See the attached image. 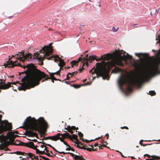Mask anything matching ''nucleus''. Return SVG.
<instances>
[{"instance_id": "1", "label": "nucleus", "mask_w": 160, "mask_h": 160, "mask_svg": "<svg viewBox=\"0 0 160 160\" xmlns=\"http://www.w3.org/2000/svg\"><path fill=\"white\" fill-rule=\"evenodd\" d=\"M135 55L139 58L138 60H135L132 56L128 54L127 55H124L123 59L125 60H130V64L134 67L135 72L130 78L121 74L118 81L119 86L121 90H123L124 85H127L126 92L127 93L132 91L133 87L140 88V53H136Z\"/></svg>"}, {"instance_id": "2", "label": "nucleus", "mask_w": 160, "mask_h": 160, "mask_svg": "<svg viewBox=\"0 0 160 160\" xmlns=\"http://www.w3.org/2000/svg\"><path fill=\"white\" fill-rule=\"evenodd\" d=\"M27 67L28 69L20 73H25L26 76L21 80L23 84L18 87L19 90L25 91L27 89L34 87L39 84L40 81L42 78L44 79L42 82L48 79H52L54 77V73H50L49 78L45 73L37 69L33 64L27 65Z\"/></svg>"}, {"instance_id": "3", "label": "nucleus", "mask_w": 160, "mask_h": 160, "mask_svg": "<svg viewBox=\"0 0 160 160\" xmlns=\"http://www.w3.org/2000/svg\"><path fill=\"white\" fill-rule=\"evenodd\" d=\"M23 126L21 128L26 129L24 135L31 137L38 136L37 134L33 131L44 133L48 127V123L42 117L36 120L34 118L28 117L23 122Z\"/></svg>"}, {"instance_id": "4", "label": "nucleus", "mask_w": 160, "mask_h": 160, "mask_svg": "<svg viewBox=\"0 0 160 160\" xmlns=\"http://www.w3.org/2000/svg\"><path fill=\"white\" fill-rule=\"evenodd\" d=\"M116 65H118L121 67H124L125 64L123 63L121 59L116 60H112L105 62L104 61L101 63H97L96 68L94 67L89 72L93 74L95 73L97 74L96 77L93 78V80H94L96 77L99 78L102 77L104 79L108 80L109 78V73L111 69Z\"/></svg>"}, {"instance_id": "5", "label": "nucleus", "mask_w": 160, "mask_h": 160, "mask_svg": "<svg viewBox=\"0 0 160 160\" xmlns=\"http://www.w3.org/2000/svg\"><path fill=\"white\" fill-rule=\"evenodd\" d=\"M145 58L148 56V54L141 53V88L143 82H145L152 77L158 74H160V69L159 68L152 65L150 62H147L144 64L143 71H142V58L141 56Z\"/></svg>"}, {"instance_id": "6", "label": "nucleus", "mask_w": 160, "mask_h": 160, "mask_svg": "<svg viewBox=\"0 0 160 160\" xmlns=\"http://www.w3.org/2000/svg\"><path fill=\"white\" fill-rule=\"evenodd\" d=\"M32 56L30 53H28L25 55L24 52L23 51L21 52H19L18 53L15 54L14 56L12 55V57H15L16 59H18L19 60V62H18V61L17 60L14 61L10 60L11 59V58L9 59L8 61L7 62V63H4L3 66L5 67H8L9 68H13L14 66H19L23 68L24 69L27 68V69L28 68L27 67V65L31 64L32 63L26 64V65L25 64L22 65L20 62H22V63H23L26 60L31 61L32 60Z\"/></svg>"}, {"instance_id": "7", "label": "nucleus", "mask_w": 160, "mask_h": 160, "mask_svg": "<svg viewBox=\"0 0 160 160\" xmlns=\"http://www.w3.org/2000/svg\"><path fill=\"white\" fill-rule=\"evenodd\" d=\"M52 46H45L42 48V50H41L39 52H37L33 56V59H37L41 61H43L44 59L46 58L48 60H53L55 62L58 61H59V58L58 57V58H55L53 56H49L52 52Z\"/></svg>"}, {"instance_id": "8", "label": "nucleus", "mask_w": 160, "mask_h": 160, "mask_svg": "<svg viewBox=\"0 0 160 160\" xmlns=\"http://www.w3.org/2000/svg\"><path fill=\"white\" fill-rule=\"evenodd\" d=\"M85 56L86 57L85 58H78V61H76L74 60L72 61L71 62L72 67H73L74 65L77 66L79 62L82 61V68H80L78 70L79 72H81L82 70L88 68V62L89 61L91 63L92 60H94L95 58L94 57V56H91L88 57V54H86Z\"/></svg>"}, {"instance_id": "9", "label": "nucleus", "mask_w": 160, "mask_h": 160, "mask_svg": "<svg viewBox=\"0 0 160 160\" xmlns=\"http://www.w3.org/2000/svg\"><path fill=\"white\" fill-rule=\"evenodd\" d=\"M2 127L0 126V129L3 132L7 130H10L12 128V124L7 120H4L1 122Z\"/></svg>"}, {"instance_id": "10", "label": "nucleus", "mask_w": 160, "mask_h": 160, "mask_svg": "<svg viewBox=\"0 0 160 160\" xmlns=\"http://www.w3.org/2000/svg\"><path fill=\"white\" fill-rule=\"evenodd\" d=\"M95 58V59L94 60H96L97 61H99L101 60H103V61H104L105 62H106L104 61V60H109L111 59L112 57V54L108 53L107 54L105 55H104L103 56H102L101 58H98L97 59L96 58V56H94ZM102 61L100 62L101 63Z\"/></svg>"}, {"instance_id": "11", "label": "nucleus", "mask_w": 160, "mask_h": 160, "mask_svg": "<svg viewBox=\"0 0 160 160\" xmlns=\"http://www.w3.org/2000/svg\"><path fill=\"white\" fill-rule=\"evenodd\" d=\"M56 136L58 137V140L60 139V138H62L63 139H64L66 138H69L70 139H71V136L67 132L63 134L58 133L56 135Z\"/></svg>"}, {"instance_id": "12", "label": "nucleus", "mask_w": 160, "mask_h": 160, "mask_svg": "<svg viewBox=\"0 0 160 160\" xmlns=\"http://www.w3.org/2000/svg\"><path fill=\"white\" fill-rule=\"evenodd\" d=\"M22 146H25L31 148L33 149L35 147L34 143L32 142H29L28 143H23L21 144Z\"/></svg>"}, {"instance_id": "13", "label": "nucleus", "mask_w": 160, "mask_h": 160, "mask_svg": "<svg viewBox=\"0 0 160 160\" xmlns=\"http://www.w3.org/2000/svg\"><path fill=\"white\" fill-rule=\"evenodd\" d=\"M93 145L91 146L92 147V148H87L84 146H82V147H80V148L81 149L86 150L89 151H96L97 150V149H93Z\"/></svg>"}, {"instance_id": "14", "label": "nucleus", "mask_w": 160, "mask_h": 160, "mask_svg": "<svg viewBox=\"0 0 160 160\" xmlns=\"http://www.w3.org/2000/svg\"><path fill=\"white\" fill-rule=\"evenodd\" d=\"M48 139H50L53 141H56L58 140V137L56 135L52 136H49L47 137H44L43 140H47Z\"/></svg>"}, {"instance_id": "15", "label": "nucleus", "mask_w": 160, "mask_h": 160, "mask_svg": "<svg viewBox=\"0 0 160 160\" xmlns=\"http://www.w3.org/2000/svg\"><path fill=\"white\" fill-rule=\"evenodd\" d=\"M18 135H15L12 134H11L9 136V138L11 142L13 143L15 140V139L17 137H18Z\"/></svg>"}, {"instance_id": "16", "label": "nucleus", "mask_w": 160, "mask_h": 160, "mask_svg": "<svg viewBox=\"0 0 160 160\" xmlns=\"http://www.w3.org/2000/svg\"><path fill=\"white\" fill-rule=\"evenodd\" d=\"M10 83H9L8 84L0 85V89H8L10 86ZM1 92V90H0V92Z\"/></svg>"}, {"instance_id": "17", "label": "nucleus", "mask_w": 160, "mask_h": 160, "mask_svg": "<svg viewBox=\"0 0 160 160\" xmlns=\"http://www.w3.org/2000/svg\"><path fill=\"white\" fill-rule=\"evenodd\" d=\"M10 83H9L8 84L0 85V89H8L10 86ZM1 92V90H0V92Z\"/></svg>"}, {"instance_id": "18", "label": "nucleus", "mask_w": 160, "mask_h": 160, "mask_svg": "<svg viewBox=\"0 0 160 160\" xmlns=\"http://www.w3.org/2000/svg\"><path fill=\"white\" fill-rule=\"evenodd\" d=\"M0 148L2 150H4L6 151L9 150V149L7 147V146L4 143L1 144L0 145Z\"/></svg>"}, {"instance_id": "19", "label": "nucleus", "mask_w": 160, "mask_h": 160, "mask_svg": "<svg viewBox=\"0 0 160 160\" xmlns=\"http://www.w3.org/2000/svg\"><path fill=\"white\" fill-rule=\"evenodd\" d=\"M58 152L60 154H70L71 156L72 157H73V158L74 157H75V156H76V155H75L74 154H73V153H71V152H59V151H58L57 152Z\"/></svg>"}, {"instance_id": "20", "label": "nucleus", "mask_w": 160, "mask_h": 160, "mask_svg": "<svg viewBox=\"0 0 160 160\" xmlns=\"http://www.w3.org/2000/svg\"><path fill=\"white\" fill-rule=\"evenodd\" d=\"M59 58V62L58 66L61 68V67L64 66L65 64L63 60L60 58Z\"/></svg>"}, {"instance_id": "21", "label": "nucleus", "mask_w": 160, "mask_h": 160, "mask_svg": "<svg viewBox=\"0 0 160 160\" xmlns=\"http://www.w3.org/2000/svg\"><path fill=\"white\" fill-rule=\"evenodd\" d=\"M78 134L80 137V139L82 142H85V139L83 138V134L81 132L78 131Z\"/></svg>"}, {"instance_id": "22", "label": "nucleus", "mask_w": 160, "mask_h": 160, "mask_svg": "<svg viewBox=\"0 0 160 160\" xmlns=\"http://www.w3.org/2000/svg\"><path fill=\"white\" fill-rule=\"evenodd\" d=\"M13 153L15 154L18 155H21L23 156L26 155L27 154L26 153L24 152H22L21 151H17L16 152H13Z\"/></svg>"}, {"instance_id": "23", "label": "nucleus", "mask_w": 160, "mask_h": 160, "mask_svg": "<svg viewBox=\"0 0 160 160\" xmlns=\"http://www.w3.org/2000/svg\"><path fill=\"white\" fill-rule=\"evenodd\" d=\"M23 143V142H21L19 140H16L15 143L14 144L16 145H21L22 146L21 144H22V143Z\"/></svg>"}, {"instance_id": "24", "label": "nucleus", "mask_w": 160, "mask_h": 160, "mask_svg": "<svg viewBox=\"0 0 160 160\" xmlns=\"http://www.w3.org/2000/svg\"><path fill=\"white\" fill-rule=\"evenodd\" d=\"M26 153L27 154L26 155H27V156H29V157H26V158L27 159H28L29 158V157H30L32 158V159H33V157L34 155L33 154L31 153Z\"/></svg>"}, {"instance_id": "25", "label": "nucleus", "mask_w": 160, "mask_h": 160, "mask_svg": "<svg viewBox=\"0 0 160 160\" xmlns=\"http://www.w3.org/2000/svg\"><path fill=\"white\" fill-rule=\"evenodd\" d=\"M65 129L68 130V131L71 134H72L73 133V131L72 130L71 127L70 126H68L67 128H65Z\"/></svg>"}, {"instance_id": "26", "label": "nucleus", "mask_w": 160, "mask_h": 160, "mask_svg": "<svg viewBox=\"0 0 160 160\" xmlns=\"http://www.w3.org/2000/svg\"><path fill=\"white\" fill-rule=\"evenodd\" d=\"M78 136L75 134H73L71 136V139H70L71 140H72V139H74V140L76 141H78V139L77 138Z\"/></svg>"}, {"instance_id": "27", "label": "nucleus", "mask_w": 160, "mask_h": 160, "mask_svg": "<svg viewBox=\"0 0 160 160\" xmlns=\"http://www.w3.org/2000/svg\"><path fill=\"white\" fill-rule=\"evenodd\" d=\"M41 143L42 144H46L47 146H49V147L52 148L54 151L57 152H58V151L56 149H55L54 147H52L50 144H47V143H45V142H42Z\"/></svg>"}, {"instance_id": "28", "label": "nucleus", "mask_w": 160, "mask_h": 160, "mask_svg": "<svg viewBox=\"0 0 160 160\" xmlns=\"http://www.w3.org/2000/svg\"><path fill=\"white\" fill-rule=\"evenodd\" d=\"M9 83H10V86L9 88L10 87H11L12 86H11V84H15V82H8L6 84H8ZM5 84H6L5 83V82H1L0 83V85H2Z\"/></svg>"}, {"instance_id": "29", "label": "nucleus", "mask_w": 160, "mask_h": 160, "mask_svg": "<svg viewBox=\"0 0 160 160\" xmlns=\"http://www.w3.org/2000/svg\"><path fill=\"white\" fill-rule=\"evenodd\" d=\"M82 85H78V84H73L72 85V87H73L74 88H78L81 87L82 86Z\"/></svg>"}, {"instance_id": "30", "label": "nucleus", "mask_w": 160, "mask_h": 160, "mask_svg": "<svg viewBox=\"0 0 160 160\" xmlns=\"http://www.w3.org/2000/svg\"><path fill=\"white\" fill-rule=\"evenodd\" d=\"M149 94L151 96H152L155 95L156 93L154 91H150L149 92Z\"/></svg>"}, {"instance_id": "31", "label": "nucleus", "mask_w": 160, "mask_h": 160, "mask_svg": "<svg viewBox=\"0 0 160 160\" xmlns=\"http://www.w3.org/2000/svg\"><path fill=\"white\" fill-rule=\"evenodd\" d=\"M60 141L62 142H63V143L65 145H67V146H68V147H69V145H68L67 143H66V142H65L64 141V139H63L62 138H60V139H59Z\"/></svg>"}, {"instance_id": "32", "label": "nucleus", "mask_w": 160, "mask_h": 160, "mask_svg": "<svg viewBox=\"0 0 160 160\" xmlns=\"http://www.w3.org/2000/svg\"><path fill=\"white\" fill-rule=\"evenodd\" d=\"M75 143L77 144V147L80 148V147H81V146H79V145L80 144V143H82V142L79 141L78 140V141H76V142H75Z\"/></svg>"}, {"instance_id": "33", "label": "nucleus", "mask_w": 160, "mask_h": 160, "mask_svg": "<svg viewBox=\"0 0 160 160\" xmlns=\"http://www.w3.org/2000/svg\"><path fill=\"white\" fill-rule=\"evenodd\" d=\"M37 147V146H35L34 148H33V149L36 150V153L37 154H39L40 152V151L38 149H37L36 147Z\"/></svg>"}, {"instance_id": "34", "label": "nucleus", "mask_w": 160, "mask_h": 160, "mask_svg": "<svg viewBox=\"0 0 160 160\" xmlns=\"http://www.w3.org/2000/svg\"><path fill=\"white\" fill-rule=\"evenodd\" d=\"M121 69L118 68L116 67V69L112 70V72H118L120 71Z\"/></svg>"}, {"instance_id": "35", "label": "nucleus", "mask_w": 160, "mask_h": 160, "mask_svg": "<svg viewBox=\"0 0 160 160\" xmlns=\"http://www.w3.org/2000/svg\"><path fill=\"white\" fill-rule=\"evenodd\" d=\"M152 158L153 159H160V157H158L156 156H151Z\"/></svg>"}, {"instance_id": "36", "label": "nucleus", "mask_w": 160, "mask_h": 160, "mask_svg": "<svg viewBox=\"0 0 160 160\" xmlns=\"http://www.w3.org/2000/svg\"><path fill=\"white\" fill-rule=\"evenodd\" d=\"M71 73H68L67 76V78L65 80H69L70 78L69 75H71Z\"/></svg>"}, {"instance_id": "37", "label": "nucleus", "mask_w": 160, "mask_h": 160, "mask_svg": "<svg viewBox=\"0 0 160 160\" xmlns=\"http://www.w3.org/2000/svg\"><path fill=\"white\" fill-rule=\"evenodd\" d=\"M118 28H114V27H113L112 28V31H113V32H117L118 30Z\"/></svg>"}, {"instance_id": "38", "label": "nucleus", "mask_w": 160, "mask_h": 160, "mask_svg": "<svg viewBox=\"0 0 160 160\" xmlns=\"http://www.w3.org/2000/svg\"><path fill=\"white\" fill-rule=\"evenodd\" d=\"M77 73H78V72L77 71H75V72H73L72 73H71V75H72V76H74L75 75H77Z\"/></svg>"}, {"instance_id": "39", "label": "nucleus", "mask_w": 160, "mask_h": 160, "mask_svg": "<svg viewBox=\"0 0 160 160\" xmlns=\"http://www.w3.org/2000/svg\"><path fill=\"white\" fill-rule=\"evenodd\" d=\"M60 70L56 72H55V73H54V74H57V75H59L60 74Z\"/></svg>"}, {"instance_id": "40", "label": "nucleus", "mask_w": 160, "mask_h": 160, "mask_svg": "<svg viewBox=\"0 0 160 160\" xmlns=\"http://www.w3.org/2000/svg\"><path fill=\"white\" fill-rule=\"evenodd\" d=\"M45 153L44 150H43V151H40L39 154L43 155V154H45Z\"/></svg>"}, {"instance_id": "41", "label": "nucleus", "mask_w": 160, "mask_h": 160, "mask_svg": "<svg viewBox=\"0 0 160 160\" xmlns=\"http://www.w3.org/2000/svg\"><path fill=\"white\" fill-rule=\"evenodd\" d=\"M121 128L122 129H128V128L126 126H124L123 127H121Z\"/></svg>"}, {"instance_id": "42", "label": "nucleus", "mask_w": 160, "mask_h": 160, "mask_svg": "<svg viewBox=\"0 0 160 160\" xmlns=\"http://www.w3.org/2000/svg\"><path fill=\"white\" fill-rule=\"evenodd\" d=\"M33 159H35L38 160V156H34H34H33Z\"/></svg>"}, {"instance_id": "43", "label": "nucleus", "mask_w": 160, "mask_h": 160, "mask_svg": "<svg viewBox=\"0 0 160 160\" xmlns=\"http://www.w3.org/2000/svg\"><path fill=\"white\" fill-rule=\"evenodd\" d=\"M143 141V140H141V143H140V144H141V146H146V145H144L142 143V142Z\"/></svg>"}, {"instance_id": "44", "label": "nucleus", "mask_w": 160, "mask_h": 160, "mask_svg": "<svg viewBox=\"0 0 160 160\" xmlns=\"http://www.w3.org/2000/svg\"><path fill=\"white\" fill-rule=\"evenodd\" d=\"M53 80H58L56 78L54 77L52 79V81L53 82H54Z\"/></svg>"}, {"instance_id": "45", "label": "nucleus", "mask_w": 160, "mask_h": 160, "mask_svg": "<svg viewBox=\"0 0 160 160\" xmlns=\"http://www.w3.org/2000/svg\"><path fill=\"white\" fill-rule=\"evenodd\" d=\"M71 128H72V130H75L76 129V128L75 126H72L71 127Z\"/></svg>"}, {"instance_id": "46", "label": "nucleus", "mask_w": 160, "mask_h": 160, "mask_svg": "<svg viewBox=\"0 0 160 160\" xmlns=\"http://www.w3.org/2000/svg\"><path fill=\"white\" fill-rule=\"evenodd\" d=\"M42 159H44L45 160H50L49 158H45V157H42Z\"/></svg>"}, {"instance_id": "47", "label": "nucleus", "mask_w": 160, "mask_h": 160, "mask_svg": "<svg viewBox=\"0 0 160 160\" xmlns=\"http://www.w3.org/2000/svg\"><path fill=\"white\" fill-rule=\"evenodd\" d=\"M2 114H0V122L1 123L3 121H1V118H2Z\"/></svg>"}, {"instance_id": "48", "label": "nucleus", "mask_w": 160, "mask_h": 160, "mask_svg": "<svg viewBox=\"0 0 160 160\" xmlns=\"http://www.w3.org/2000/svg\"><path fill=\"white\" fill-rule=\"evenodd\" d=\"M45 154L47 155L48 157H52V156L49 153H46Z\"/></svg>"}, {"instance_id": "49", "label": "nucleus", "mask_w": 160, "mask_h": 160, "mask_svg": "<svg viewBox=\"0 0 160 160\" xmlns=\"http://www.w3.org/2000/svg\"><path fill=\"white\" fill-rule=\"evenodd\" d=\"M71 148H70V147H68V148H67L66 149V150H68V151H69V150H71Z\"/></svg>"}, {"instance_id": "50", "label": "nucleus", "mask_w": 160, "mask_h": 160, "mask_svg": "<svg viewBox=\"0 0 160 160\" xmlns=\"http://www.w3.org/2000/svg\"><path fill=\"white\" fill-rule=\"evenodd\" d=\"M106 136L107 137V139H108V137H109V134L108 133H107L106 134Z\"/></svg>"}, {"instance_id": "51", "label": "nucleus", "mask_w": 160, "mask_h": 160, "mask_svg": "<svg viewBox=\"0 0 160 160\" xmlns=\"http://www.w3.org/2000/svg\"><path fill=\"white\" fill-rule=\"evenodd\" d=\"M144 157H145L146 156H147L148 157V158H150L151 157V156L149 155L148 154H146L144 155Z\"/></svg>"}, {"instance_id": "52", "label": "nucleus", "mask_w": 160, "mask_h": 160, "mask_svg": "<svg viewBox=\"0 0 160 160\" xmlns=\"http://www.w3.org/2000/svg\"><path fill=\"white\" fill-rule=\"evenodd\" d=\"M91 82L90 83L89 82H87L85 84V85H90L91 84Z\"/></svg>"}, {"instance_id": "53", "label": "nucleus", "mask_w": 160, "mask_h": 160, "mask_svg": "<svg viewBox=\"0 0 160 160\" xmlns=\"http://www.w3.org/2000/svg\"><path fill=\"white\" fill-rule=\"evenodd\" d=\"M43 145H41V146H40V147L41 148H43L44 147V145H46V144H43Z\"/></svg>"}, {"instance_id": "54", "label": "nucleus", "mask_w": 160, "mask_h": 160, "mask_svg": "<svg viewBox=\"0 0 160 160\" xmlns=\"http://www.w3.org/2000/svg\"><path fill=\"white\" fill-rule=\"evenodd\" d=\"M102 147H105V145H103L102 146H101L100 147V149H102L103 148H102Z\"/></svg>"}, {"instance_id": "55", "label": "nucleus", "mask_w": 160, "mask_h": 160, "mask_svg": "<svg viewBox=\"0 0 160 160\" xmlns=\"http://www.w3.org/2000/svg\"><path fill=\"white\" fill-rule=\"evenodd\" d=\"M13 132L14 133H15V134H18V132L17 131H15Z\"/></svg>"}, {"instance_id": "56", "label": "nucleus", "mask_w": 160, "mask_h": 160, "mask_svg": "<svg viewBox=\"0 0 160 160\" xmlns=\"http://www.w3.org/2000/svg\"><path fill=\"white\" fill-rule=\"evenodd\" d=\"M85 142L87 143H88L90 142L89 141L86 140H85Z\"/></svg>"}, {"instance_id": "57", "label": "nucleus", "mask_w": 160, "mask_h": 160, "mask_svg": "<svg viewBox=\"0 0 160 160\" xmlns=\"http://www.w3.org/2000/svg\"><path fill=\"white\" fill-rule=\"evenodd\" d=\"M65 83H66V84H69V82H67V81H65L64 82Z\"/></svg>"}, {"instance_id": "58", "label": "nucleus", "mask_w": 160, "mask_h": 160, "mask_svg": "<svg viewBox=\"0 0 160 160\" xmlns=\"http://www.w3.org/2000/svg\"><path fill=\"white\" fill-rule=\"evenodd\" d=\"M98 144H97V143H95L94 145V146H95V147H96L97 146H98Z\"/></svg>"}, {"instance_id": "59", "label": "nucleus", "mask_w": 160, "mask_h": 160, "mask_svg": "<svg viewBox=\"0 0 160 160\" xmlns=\"http://www.w3.org/2000/svg\"><path fill=\"white\" fill-rule=\"evenodd\" d=\"M120 154H121V155L122 156V157H124V156L122 155V153L121 152H120Z\"/></svg>"}, {"instance_id": "60", "label": "nucleus", "mask_w": 160, "mask_h": 160, "mask_svg": "<svg viewBox=\"0 0 160 160\" xmlns=\"http://www.w3.org/2000/svg\"><path fill=\"white\" fill-rule=\"evenodd\" d=\"M32 141H34V142H36L37 141V140L35 139H34L33 140H31Z\"/></svg>"}, {"instance_id": "61", "label": "nucleus", "mask_w": 160, "mask_h": 160, "mask_svg": "<svg viewBox=\"0 0 160 160\" xmlns=\"http://www.w3.org/2000/svg\"><path fill=\"white\" fill-rule=\"evenodd\" d=\"M71 151H73V152L75 151V150H74V149H73V148H71Z\"/></svg>"}, {"instance_id": "62", "label": "nucleus", "mask_w": 160, "mask_h": 160, "mask_svg": "<svg viewBox=\"0 0 160 160\" xmlns=\"http://www.w3.org/2000/svg\"><path fill=\"white\" fill-rule=\"evenodd\" d=\"M46 152H47V153H48V152H49V150H48V149L46 150Z\"/></svg>"}, {"instance_id": "63", "label": "nucleus", "mask_w": 160, "mask_h": 160, "mask_svg": "<svg viewBox=\"0 0 160 160\" xmlns=\"http://www.w3.org/2000/svg\"><path fill=\"white\" fill-rule=\"evenodd\" d=\"M20 160H26V159L25 158H22V159H21Z\"/></svg>"}, {"instance_id": "64", "label": "nucleus", "mask_w": 160, "mask_h": 160, "mask_svg": "<svg viewBox=\"0 0 160 160\" xmlns=\"http://www.w3.org/2000/svg\"><path fill=\"white\" fill-rule=\"evenodd\" d=\"M47 148H48L47 147H45V149H44V150L45 151V150H47Z\"/></svg>"}]
</instances>
